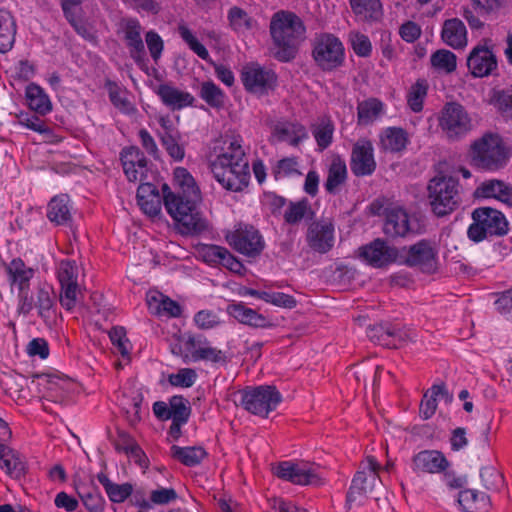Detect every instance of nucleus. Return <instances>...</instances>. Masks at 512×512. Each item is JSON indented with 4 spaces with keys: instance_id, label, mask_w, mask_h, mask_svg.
I'll use <instances>...</instances> for the list:
<instances>
[{
    "instance_id": "nucleus-1",
    "label": "nucleus",
    "mask_w": 512,
    "mask_h": 512,
    "mask_svg": "<svg viewBox=\"0 0 512 512\" xmlns=\"http://www.w3.org/2000/svg\"><path fill=\"white\" fill-rule=\"evenodd\" d=\"M210 169L215 179L227 190L241 191L250 180L249 162L239 136L226 137L213 147Z\"/></svg>"
},
{
    "instance_id": "nucleus-2",
    "label": "nucleus",
    "mask_w": 512,
    "mask_h": 512,
    "mask_svg": "<svg viewBox=\"0 0 512 512\" xmlns=\"http://www.w3.org/2000/svg\"><path fill=\"white\" fill-rule=\"evenodd\" d=\"M305 28L300 18L292 12L278 11L270 22L274 55L280 61H289L303 39Z\"/></svg>"
},
{
    "instance_id": "nucleus-3",
    "label": "nucleus",
    "mask_w": 512,
    "mask_h": 512,
    "mask_svg": "<svg viewBox=\"0 0 512 512\" xmlns=\"http://www.w3.org/2000/svg\"><path fill=\"white\" fill-rule=\"evenodd\" d=\"M162 191L164 207L181 232L194 233L207 228V223L198 210L201 197L194 198L174 193L166 184L163 185Z\"/></svg>"
},
{
    "instance_id": "nucleus-4",
    "label": "nucleus",
    "mask_w": 512,
    "mask_h": 512,
    "mask_svg": "<svg viewBox=\"0 0 512 512\" xmlns=\"http://www.w3.org/2000/svg\"><path fill=\"white\" fill-rule=\"evenodd\" d=\"M461 187L452 176L437 175L427 185V200L431 211L437 217L450 215L461 204Z\"/></svg>"
},
{
    "instance_id": "nucleus-5",
    "label": "nucleus",
    "mask_w": 512,
    "mask_h": 512,
    "mask_svg": "<svg viewBox=\"0 0 512 512\" xmlns=\"http://www.w3.org/2000/svg\"><path fill=\"white\" fill-rule=\"evenodd\" d=\"M509 157V149L498 134H485L471 147L472 162L481 169L495 171L503 168Z\"/></svg>"
},
{
    "instance_id": "nucleus-6",
    "label": "nucleus",
    "mask_w": 512,
    "mask_h": 512,
    "mask_svg": "<svg viewBox=\"0 0 512 512\" xmlns=\"http://www.w3.org/2000/svg\"><path fill=\"white\" fill-rule=\"evenodd\" d=\"M473 223L467 234L470 240L480 242L488 237H502L509 232L505 215L491 207H479L472 212Z\"/></svg>"
},
{
    "instance_id": "nucleus-7",
    "label": "nucleus",
    "mask_w": 512,
    "mask_h": 512,
    "mask_svg": "<svg viewBox=\"0 0 512 512\" xmlns=\"http://www.w3.org/2000/svg\"><path fill=\"white\" fill-rule=\"evenodd\" d=\"M380 466L373 456L366 457L352 479V483L347 494V503L351 506L353 503L362 504L363 500L373 496L374 492L382 485L379 478Z\"/></svg>"
},
{
    "instance_id": "nucleus-8",
    "label": "nucleus",
    "mask_w": 512,
    "mask_h": 512,
    "mask_svg": "<svg viewBox=\"0 0 512 512\" xmlns=\"http://www.w3.org/2000/svg\"><path fill=\"white\" fill-rule=\"evenodd\" d=\"M240 405L249 413L266 418L282 401L276 386H245L238 391Z\"/></svg>"
},
{
    "instance_id": "nucleus-9",
    "label": "nucleus",
    "mask_w": 512,
    "mask_h": 512,
    "mask_svg": "<svg viewBox=\"0 0 512 512\" xmlns=\"http://www.w3.org/2000/svg\"><path fill=\"white\" fill-rule=\"evenodd\" d=\"M227 243L237 252L255 257L264 249V240L253 226L239 223L225 233Z\"/></svg>"
},
{
    "instance_id": "nucleus-10",
    "label": "nucleus",
    "mask_w": 512,
    "mask_h": 512,
    "mask_svg": "<svg viewBox=\"0 0 512 512\" xmlns=\"http://www.w3.org/2000/svg\"><path fill=\"white\" fill-rule=\"evenodd\" d=\"M403 263L418 268L424 273L436 272L438 265V249L435 241L422 239L409 246Z\"/></svg>"
},
{
    "instance_id": "nucleus-11",
    "label": "nucleus",
    "mask_w": 512,
    "mask_h": 512,
    "mask_svg": "<svg viewBox=\"0 0 512 512\" xmlns=\"http://www.w3.org/2000/svg\"><path fill=\"white\" fill-rule=\"evenodd\" d=\"M489 40L476 45L467 57V67L473 77L483 78L496 74L498 70L497 57Z\"/></svg>"
},
{
    "instance_id": "nucleus-12",
    "label": "nucleus",
    "mask_w": 512,
    "mask_h": 512,
    "mask_svg": "<svg viewBox=\"0 0 512 512\" xmlns=\"http://www.w3.org/2000/svg\"><path fill=\"white\" fill-rule=\"evenodd\" d=\"M440 126L448 138L458 139L471 129V119L462 105L447 103L442 110Z\"/></svg>"
},
{
    "instance_id": "nucleus-13",
    "label": "nucleus",
    "mask_w": 512,
    "mask_h": 512,
    "mask_svg": "<svg viewBox=\"0 0 512 512\" xmlns=\"http://www.w3.org/2000/svg\"><path fill=\"white\" fill-rule=\"evenodd\" d=\"M241 80L247 91L262 95L275 87L277 77L272 70L249 63L242 69Z\"/></svg>"
},
{
    "instance_id": "nucleus-14",
    "label": "nucleus",
    "mask_w": 512,
    "mask_h": 512,
    "mask_svg": "<svg viewBox=\"0 0 512 512\" xmlns=\"http://www.w3.org/2000/svg\"><path fill=\"white\" fill-rule=\"evenodd\" d=\"M398 249L376 239L359 248V257L374 268H383L398 259Z\"/></svg>"
},
{
    "instance_id": "nucleus-15",
    "label": "nucleus",
    "mask_w": 512,
    "mask_h": 512,
    "mask_svg": "<svg viewBox=\"0 0 512 512\" xmlns=\"http://www.w3.org/2000/svg\"><path fill=\"white\" fill-rule=\"evenodd\" d=\"M384 233L391 237H405L415 232L408 212L401 206L386 207L384 210Z\"/></svg>"
},
{
    "instance_id": "nucleus-16",
    "label": "nucleus",
    "mask_w": 512,
    "mask_h": 512,
    "mask_svg": "<svg viewBox=\"0 0 512 512\" xmlns=\"http://www.w3.org/2000/svg\"><path fill=\"white\" fill-rule=\"evenodd\" d=\"M351 171L355 176L371 175L376 169L374 148L368 139H359L352 148Z\"/></svg>"
},
{
    "instance_id": "nucleus-17",
    "label": "nucleus",
    "mask_w": 512,
    "mask_h": 512,
    "mask_svg": "<svg viewBox=\"0 0 512 512\" xmlns=\"http://www.w3.org/2000/svg\"><path fill=\"white\" fill-rule=\"evenodd\" d=\"M121 162L127 179L142 182L148 172L147 160L139 148L126 147L121 152Z\"/></svg>"
},
{
    "instance_id": "nucleus-18",
    "label": "nucleus",
    "mask_w": 512,
    "mask_h": 512,
    "mask_svg": "<svg viewBox=\"0 0 512 512\" xmlns=\"http://www.w3.org/2000/svg\"><path fill=\"white\" fill-rule=\"evenodd\" d=\"M205 337L184 333L174 339L170 345L171 352L184 362H198Z\"/></svg>"
},
{
    "instance_id": "nucleus-19",
    "label": "nucleus",
    "mask_w": 512,
    "mask_h": 512,
    "mask_svg": "<svg viewBox=\"0 0 512 512\" xmlns=\"http://www.w3.org/2000/svg\"><path fill=\"white\" fill-rule=\"evenodd\" d=\"M449 467V461L438 450H423L412 458V469L416 473H441Z\"/></svg>"
},
{
    "instance_id": "nucleus-20",
    "label": "nucleus",
    "mask_w": 512,
    "mask_h": 512,
    "mask_svg": "<svg viewBox=\"0 0 512 512\" xmlns=\"http://www.w3.org/2000/svg\"><path fill=\"white\" fill-rule=\"evenodd\" d=\"M121 28L130 56L137 62L142 61L145 57V48L141 37L142 26L140 22L135 18L123 19Z\"/></svg>"
},
{
    "instance_id": "nucleus-21",
    "label": "nucleus",
    "mask_w": 512,
    "mask_h": 512,
    "mask_svg": "<svg viewBox=\"0 0 512 512\" xmlns=\"http://www.w3.org/2000/svg\"><path fill=\"white\" fill-rule=\"evenodd\" d=\"M344 47L341 41L331 35H322V71H331L344 62Z\"/></svg>"
},
{
    "instance_id": "nucleus-22",
    "label": "nucleus",
    "mask_w": 512,
    "mask_h": 512,
    "mask_svg": "<svg viewBox=\"0 0 512 512\" xmlns=\"http://www.w3.org/2000/svg\"><path fill=\"white\" fill-rule=\"evenodd\" d=\"M0 469L11 478L20 479L26 474L27 463L17 450L0 443Z\"/></svg>"
},
{
    "instance_id": "nucleus-23",
    "label": "nucleus",
    "mask_w": 512,
    "mask_h": 512,
    "mask_svg": "<svg viewBox=\"0 0 512 512\" xmlns=\"http://www.w3.org/2000/svg\"><path fill=\"white\" fill-rule=\"evenodd\" d=\"M154 91L160 97L163 104L172 110L183 109L191 106L194 102L192 94L168 83L158 85Z\"/></svg>"
},
{
    "instance_id": "nucleus-24",
    "label": "nucleus",
    "mask_w": 512,
    "mask_h": 512,
    "mask_svg": "<svg viewBox=\"0 0 512 512\" xmlns=\"http://www.w3.org/2000/svg\"><path fill=\"white\" fill-rule=\"evenodd\" d=\"M8 283L17 291L30 287V281L35 275V269L29 267L21 258H14L5 266Z\"/></svg>"
},
{
    "instance_id": "nucleus-25",
    "label": "nucleus",
    "mask_w": 512,
    "mask_h": 512,
    "mask_svg": "<svg viewBox=\"0 0 512 512\" xmlns=\"http://www.w3.org/2000/svg\"><path fill=\"white\" fill-rule=\"evenodd\" d=\"M146 302L150 313L156 316L179 317L181 315V306L159 291H149Z\"/></svg>"
},
{
    "instance_id": "nucleus-26",
    "label": "nucleus",
    "mask_w": 512,
    "mask_h": 512,
    "mask_svg": "<svg viewBox=\"0 0 512 512\" xmlns=\"http://www.w3.org/2000/svg\"><path fill=\"white\" fill-rule=\"evenodd\" d=\"M27 107L37 115L46 116L53 110V104L45 90L36 83H29L25 88Z\"/></svg>"
},
{
    "instance_id": "nucleus-27",
    "label": "nucleus",
    "mask_w": 512,
    "mask_h": 512,
    "mask_svg": "<svg viewBox=\"0 0 512 512\" xmlns=\"http://www.w3.org/2000/svg\"><path fill=\"white\" fill-rule=\"evenodd\" d=\"M161 196L156 187L150 183H141L137 190V203L147 215L157 216L161 211Z\"/></svg>"
},
{
    "instance_id": "nucleus-28",
    "label": "nucleus",
    "mask_w": 512,
    "mask_h": 512,
    "mask_svg": "<svg viewBox=\"0 0 512 512\" xmlns=\"http://www.w3.org/2000/svg\"><path fill=\"white\" fill-rule=\"evenodd\" d=\"M441 38L446 45L454 49L464 48L467 45V30L464 23L458 18L445 20Z\"/></svg>"
},
{
    "instance_id": "nucleus-29",
    "label": "nucleus",
    "mask_w": 512,
    "mask_h": 512,
    "mask_svg": "<svg viewBox=\"0 0 512 512\" xmlns=\"http://www.w3.org/2000/svg\"><path fill=\"white\" fill-rule=\"evenodd\" d=\"M451 400L452 393L446 386H432L423 395L419 409L420 416L425 420L431 418L436 412L439 401L449 403Z\"/></svg>"
},
{
    "instance_id": "nucleus-30",
    "label": "nucleus",
    "mask_w": 512,
    "mask_h": 512,
    "mask_svg": "<svg viewBox=\"0 0 512 512\" xmlns=\"http://www.w3.org/2000/svg\"><path fill=\"white\" fill-rule=\"evenodd\" d=\"M47 217L56 225H67L72 219V205L68 195L54 196L47 207Z\"/></svg>"
},
{
    "instance_id": "nucleus-31",
    "label": "nucleus",
    "mask_w": 512,
    "mask_h": 512,
    "mask_svg": "<svg viewBox=\"0 0 512 512\" xmlns=\"http://www.w3.org/2000/svg\"><path fill=\"white\" fill-rule=\"evenodd\" d=\"M408 143V134L400 127H388L380 134V148L386 152H401L407 147Z\"/></svg>"
},
{
    "instance_id": "nucleus-32",
    "label": "nucleus",
    "mask_w": 512,
    "mask_h": 512,
    "mask_svg": "<svg viewBox=\"0 0 512 512\" xmlns=\"http://www.w3.org/2000/svg\"><path fill=\"white\" fill-rule=\"evenodd\" d=\"M227 313L238 322L252 327H266L267 318L256 310L245 306L243 303H231L227 306Z\"/></svg>"
},
{
    "instance_id": "nucleus-33",
    "label": "nucleus",
    "mask_w": 512,
    "mask_h": 512,
    "mask_svg": "<svg viewBox=\"0 0 512 512\" xmlns=\"http://www.w3.org/2000/svg\"><path fill=\"white\" fill-rule=\"evenodd\" d=\"M347 179V167L345 161L339 155H333L328 169L325 189L330 194L339 193Z\"/></svg>"
},
{
    "instance_id": "nucleus-34",
    "label": "nucleus",
    "mask_w": 512,
    "mask_h": 512,
    "mask_svg": "<svg viewBox=\"0 0 512 512\" xmlns=\"http://www.w3.org/2000/svg\"><path fill=\"white\" fill-rule=\"evenodd\" d=\"M277 477L298 485H306L311 480L310 472L302 465L283 461L275 468Z\"/></svg>"
},
{
    "instance_id": "nucleus-35",
    "label": "nucleus",
    "mask_w": 512,
    "mask_h": 512,
    "mask_svg": "<svg viewBox=\"0 0 512 512\" xmlns=\"http://www.w3.org/2000/svg\"><path fill=\"white\" fill-rule=\"evenodd\" d=\"M105 88L110 101L120 112L127 115H134L137 112V108L130 99V93L124 87L115 82L107 81Z\"/></svg>"
},
{
    "instance_id": "nucleus-36",
    "label": "nucleus",
    "mask_w": 512,
    "mask_h": 512,
    "mask_svg": "<svg viewBox=\"0 0 512 512\" xmlns=\"http://www.w3.org/2000/svg\"><path fill=\"white\" fill-rule=\"evenodd\" d=\"M384 103L375 97L363 100L357 105V123L358 125L367 126L376 121L384 114Z\"/></svg>"
},
{
    "instance_id": "nucleus-37",
    "label": "nucleus",
    "mask_w": 512,
    "mask_h": 512,
    "mask_svg": "<svg viewBox=\"0 0 512 512\" xmlns=\"http://www.w3.org/2000/svg\"><path fill=\"white\" fill-rule=\"evenodd\" d=\"M458 503L465 512H486L489 508L488 496L473 489L460 491Z\"/></svg>"
},
{
    "instance_id": "nucleus-38",
    "label": "nucleus",
    "mask_w": 512,
    "mask_h": 512,
    "mask_svg": "<svg viewBox=\"0 0 512 512\" xmlns=\"http://www.w3.org/2000/svg\"><path fill=\"white\" fill-rule=\"evenodd\" d=\"M170 455L185 466L193 467L202 462L207 452L201 446L181 447L173 445L170 448Z\"/></svg>"
},
{
    "instance_id": "nucleus-39",
    "label": "nucleus",
    "mask_w": 512,
    "mask_h": 512,
    "mask_svg": "<svg viewBox=\"0 0 512 512\" xmlns=\"http://www.w3.org/2000/svg\"><path fill=\"white\" fill-rule=\"evenodd\" d=\"M16 24L8 10L0 9V52H8L14 44Z\"/></svg>"
},
{
    "instance_id": "nucleus-40",
    "label": "nucleus",
    "mask_w": 512,
    "mask_h": 512,
    "mask_svg": "<svg viewBox=\"0 0 512 512\" xmlns=\"http://www.w3.org/2000/svg\"><path fill=\"white\" fill-rule=\"evenodd\" d=\"M98 481L103 486L109 500L113 503H123L133 493L132 484L114 483L105 474H99Z\"/></svg>"
},
{
    "instance_id": "nucleus-41",
    "label": "nucleus",
    "mask_w": 512,
    "mask_h": 512,
    "mask_svg": "<svg viewBox=\"0 0 512 512\" xmlns=\"http://www.w3.org/2000/svg\"><path fill=\"white\" fill-rule=\"evenodd\" d=\"M174 185L177 189L174 193L184 196L201 197L200 189L193 176L183 167L174 170Z\"/></svg>"
},
{
    "instance_id": "nucleus-42",
    "label": "nucleus",
    "mask_w": 512,
    "mask_h": 512,
    "mask_svg": "<svg viewBox=\"0 0 512 512\" xmlns=\"http://www.w3.org/2000/svg\"><path fill=\"white\" fill-rule=\"evenodd\" d=\"M55 304L53 287L47 283H41L36 290L35 308L41 318H48Z\"/></svg>"
},
{
    "instance_id": "nucleus-43",
    "label": "nucleus",
    "mask_w": 512,
    "mask_h": 512,
    "mask_svg": "<svg viewBox=\"0 0 512 512\" xmlns=\"http://www.w3.org/2000/svg\"><path fill=\"white\" fill-rule=\"evenodd\" d=\"M352 11L366 20H379L383 15L380 0H349Z\"/></svg>"
},
{
    "instance_id": "nucleus-44",
    "label": "nucleus",
    "mask_w": 512,
    "mask_h": 512,
    "mask_svg": "<svg viewBox=\"0 0 512 512\" xmlns=\"http://www.w3.org/2000/svg\"><path fill=\"white\" fill-rule=\"evenodd\" d=\"M227 19L231 29L239 34H245L247 31H250L255 24L252 17L245 10L237 6L231 7L228 10Z\"/></svg>"
},
{
    "instance_id": "nucleus-45",
    "label": "nucleus",
    "mask_w": 512,
    "mask_h": 512,
    "mask_svg": "<svg viewBox=\"0 0 512 512\" xmlns=\"http://www.w3.org/2000/svg\"><path fill=\"white\" fill-rule=\"evenodd\" d=\"M398 334L399 331L395 328L379 325L373 327L368 335L371 340L376 341L382 346L397 348L401 341Z\"/></svg>"
},
{
    "instance_id": "nucleus-46",
    "label": "nucleus",
    "mask_w": 512,
    "mask_h": 512,
    "mask_svg": "<svg viewBox=\"0 0 512 512\" xmlns=\"http://www.w3.org/2000/svg\"><path fill=\"white\" fill-rule=\"evenodd\" d=\"M40 117L42 116L37 115L35 113L30 114L28 112H20L16 115L18 124L20 126L37 132L46 138H50L52 136V130L46 125L45 121H43Z\"/></svg>"
},
{
    "instance_id": "nucleus-47",
    "label": "nucleus",
    "mask_w": 512,
    "mask_h": 512,
    "mask_svg": "<svg viewBox=\"0 0 512 512\" xmlns=\"http://www.w3.org/2000/svg\"><path fill=\"white\" fill-rule=\"evenodd\" d=\"M274 134L278 140L288 142L293 146H296L306 136L301 125L289 123L277 125Z\"/></svg>"
},
{
    "instance_id": "nucleus-48",
    "label": "nucleus",
    "mask_w": 512,
    "mask_h": 512,
    "mask_svg": "<svg viewBox=\"0 0 512 512\" xmlns=\"http://www.w3.org/2000/svg\"><path fill=\"white\" fill-rule=\"evenodd\" d=\"M109 338L116 353L120 354L125 360L129 361L132 344L127 338L124 327H113L109 332Z\"/></svg>"
},
{
    "instance_id": "nucleus-49",
    "label": "nucleus",
    "mask_w": 512,
    "mask_h": 512,
    "mask_svg": "<svg viewBox=\"0 0 512 512\" xmlns=\"http://www.w3.org/2000/svg\"><path fill=\"white\" fill-rule=\"evenodd\" d=\"M324 277L326 284L341 289L350 284L352 274L350 270L344 266L331 265L329 268L325 269Z\"/></svg>"
},
{
    "instance_id": "nucleus-50",
    "label": "nucleus",
    "mask_w": 512,
    "mask_h": 512,
    "mask_svg": "<svg viewBox=\"0 0 512 512\" xmlns=\"http://www.w3.org/2000/svg\"><path fill=\"white\" fill-rule=\"evenodd\" d=\"M315 212L311 209L306 199L291 202L284 213V219L289 224H295L303 218H312Z\"/></svg>"
},
{
    "instance_id": "nucleus-51",
    "label": "nucleus",
    "mask_w": 512,
    "mask_h": 512,
    "mask_svg": "<svg viewBox=\"0 0 512 512\" xmlns=\"http://www.w3.org/2000/svg\"><path fill=\"white\" fill-rule=\"evenodd\" d=\"M428 84L424 79H418L407 93V104L413 112H420L423 109L424 99L427 96Z\"/></svg>"
},
{
    "instance_id": "nucleus-52",
    "label": "nucleus",
    "mask_w": 512,
    "mask_h": 512,
    "mask_svg": "<svg viewBox=\"0 0 512 512\" xmlns=\"http://www.w3.org/2000/svg\"><path fill=\"white\" fill-rule=\"evenodd\" d=\"M199 95L201 99L213 108H220L224 105V92L211 81H206L201 84Z\"/></svg>"
},
{
    "instance_id": "nucleus-53",
    "label": "nucleus",
    "mask_w": 512,
    "mask_h": 512,
    "mask_svg": "<svg viewBox=\"0 0 512 512\" xmlns=\"http://www.w3.org/2000/svg\"><path fill=\"white\" fill-rule=\"evenodd\" d=\"M79 267L73 260H63L57 267V278L60 285L78 284Z\"/></svg>"
},
{
    "instance_id": "nucleus-54",
    "label": "nucleus",
    "mask_w": 512,
    "mask_h": 512,
    "mask_svg": "<svg viewBox=\"0 0 512 512\" xmlns=\"http://www.w3.org/2000/svg\"><path fill=\"white\" fill-rule=\"evenodd\" d=\"M431 64L437 70L451 73L455 71L457 66L456 55L449 50H437L431 55Z\"/></svg>"
},
{
    "instance_id": "nucleus-55",
    "label": "nucleus",
    "mask_w": 512,
    "mask_h": 512,
    "mask_svg": "<svg viewBox=\"0 0 512 512\" xmlns=\"http://www.w3.org/2000/svg\"><path fill=\"white\" fill-rule=\"evenodd\" d=\"M199 257L210 265L221 264L226 248L212 244H202L197 249Z\"/></svg>"
},
{
    "instance_id": "nucleus-56",
    "label": "nucleus",
    "mask_w": 512,
    "mask_h": 512,
    "mask_svg": "<svg viewBox=\"0 0 512 512\" xmlns=\"http://www.w3.org/2000/svg\"><path fill=\"white\" fill-rule=\"evenodd\" d=\"M171 420H178L180 422H188L191 408L186 399L181 396H173L170 401Z\"/></svg>"
},
{
    "instance_id": "nucleus-57",
    "label": "nucleus",
    "mask_w": 512,
    "mask_h": 512,
    "mask_svg": "<svg viewBox=\"0 0 512 512\" xmlns=\"http://www.w3.org/2000/svg\"><path fill=\"white\" fill-rule=\"evenodd\" d=\"M161 143L171 158L176 161L183 160L185 150L179 143V133L174 135H161Z\"/></svg>"
},
{
    "instance_id": "nucleus-58",
    "label": "nucleus",
    "mask_w": 512,
    "mask_h": 512,
    "mask_svg": "<svg viewBox=\"0 0 512 512\" xmlns=\"http://www.w3.org/2000/svg\"><path fill=\"white\" fill-rule=\"evenodd\" d=\"M179 34L181 38L185 41V43L189 46V48L201 59L208 60L209 59V52L205 48L204 45H202L198 39L193 35V33L186 27V26H180L179 27Z\"/></svg>"
},
{
    "instance_id": "nucleus-59",
    "label": "nucleus",
    "mask_w": 512,
    "mask_h": 512,
    "mask_svg": "<svg viewBox=\"0 0 512 512\" xmlns=\"http://www.w3.org/2000/svg\"><path fill=\"white\" fill-rule=\"evenodd\" d=\"M150 498L153 506H163L173 503L178 498V494L174 488L158 486L151 490Z\"/></svg>"
},
{
    "instance_id": "nucleus-60",
    "label": "nucleus",
    "mask_w": 512,
    "mask_h": 512,
    "mask_svg": "<svg viewBox=\"0 0 512 512\" xmlns=\"http://www.w3.org/2000/svg\"><path fill=\"white\" fill-rule=\"evenodd\" d=\"M199 355V361H207L215 364H225L227 362L225 352L212 346L206 338Z\"/></svg>"
},
{
    "instance_id": "nucleus-61",
    "label": "nucleus",
    "mask_w": 512,
    "mask_h": 512,
    "mask_svg": "<svg viewBox=\"0 0 512 512\" xmlns=\"http://www.w3.org/2000/svg\"><path fill=\"white\" fill-rule=\"evenodd\" d=\"M349 39L356 55L367 57L371 54L372 45L368 36L360 32H351Z\"/></svg>"
},
{
    "instance_id": "nucleus-62",
    "label": "nucleus",
    "mask_w": 512,
    "mask_h": 512,
    "mask_svg": "<svg viewBox=\"0 0 512 512\" xmlns=\"http://www.w3.org/2000/svg\"><path fill=\"white\" fill-rule=\"evenodd\" d=\"M493 104L504 117L512 119V90L496 92Z\"/></svg>"
},
{
    "instance_id": "nucleus-63",
    "label": "nucleus",
    "mask_w": 512,
    "mask_h": 512,
    "mask_svg": "<svg viewBox=\"0 0 512 512\" xmlns=\"http://www.w3.org/2000/svg\"><path fill=\"white\" fill-rule=\"evenodd\" d=\"M506 188V183L501 180L491 179L484 181L476 190L478 196L484 198H498L503 189Z\"/></svg>"
},
{
    "instance_id": "nucleus-64",
    "label": "nucleus",
    "mask_w": 512,
    "mask_h": 512,
    "mask_svg": "<svg viewBox=\"0 0 512 512\" xmlns=\"http://www.w3.org/2000/svg\"><path fill=\"white\" fill-rule=\"evenodd\" d=\"M83 505L89 512H103L105 508V499L97 490L88 491L80 494Z\"/></svg>"
}]
</instances>
